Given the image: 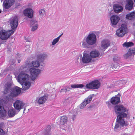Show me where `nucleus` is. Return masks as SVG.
Returning <instances> with one entry per match:
<instances>
[{
  "instance_id": "1",
  "label": "nucleus",
  "mask_w": 135,
  "mask_h": 135,
  "mask_svg": "<svg viewBox=\"0 0 135 135\" xmlns=\"http://www.w3.org/2000/svg\"><path fill=\"white\" fill-rule=\"evenodd\" d=\"M114 109L116 113L118 114L114 131L117 132L118 128L120 129L122 127L127 126L128 125L127 122L125 121L124 119L127 116L128 110L123 105H120L115 106Z\"/></svg>"
},
{
  "instance_id": "2",
  "label": "nucleus",
  "mask_w": 135,
  "mask_h": 135,
  "mask_svg": "<svg viewBox=\"0 0 135 135\" xmlns=\"http://www.w3.org/2000/svg\"><path fill=\"white\" fill-rule=\"evenodd\" d=\"M13 82L11 80L4 85L3 92L4 94H6L9 93L11 90H12V92L7 96V98L8 99H12L13 97L18 95L21 92V88L17 86H15L11 89V86Z\"/></svg>"
},
{
  "instance_id": "3",
  "label": "nucleus",
  "mask_w": 135,
  "mask_h": 135,
  "mask_svg": "<svg viewBox=\"0 0 135 135\" xmlns=\"http://www.w3.org/2000/svg\"><path fill=\"white\" fill-rule=\"evenodd\" d=\"M30 79L29 75L23 72L20 73L17 77V81L22 86V90H26L28 89L31 83L28 81Z\"/></svg>"
},
{
  "instance_id": "4",
  "label": "nucleus",
  "mask_w": 135,
  "mask_h": 135,
  "mask_svg": "<svg viewBox=\"0 0 135 135\" xmlns=\"http://www.w3.org/2000/svg\"><path fill=\"white\" fill-rule=\"evenodd\" d=\"M14 32L13 31H6L4 30H2L0 32V38L3 40H6Z\"/></svg>"
},
{
  "instance_id": "5",
  "label": "nucleus",
  "mask_w": 135,
  "mask_h": 135,
  "mask_svg": "<svg viewBox=\"0 0 135 135\" xmlns=\"http://www.w3.org/2000/svg\"><path fill=\"white\" fill-rule=\"evenodd\" d=\"M127 28L126 26L124 24L122 25L121 27L116 31V35L119 37H122L127 33Z\"/></svg>"
},
{
  "instance_id": "6",
  "label": "nucleus",
  "mask_w": 135,
  "mask_h": 135,
  "mask_svg": "<svg viewBox=\"0 0 135 135\" xmlns=\"http://www.w3.org/2000/svg\"><path fill=\"white\" fill-rule=\"evenodd\" d=\"M86 38L89 45H94L96 42L97 40L96 36L94 33L89 34Z\"/></svg>"
},
{
  "instance_id": "7",
  "label": "nucleus",
  "mask_w": 135,
  "mask_h": 135,
  "mask_svg": "<svg viewBox=\"0 0 135 135\" xmlns=\"http://www.w3.org/2000/svg\"><path fill=\"white\" fill-rule=\"evenodd\" d=\"M100 83L98 80H95L86 85V87L88 89H97L100 86Z\"/></svg>"
},
{
  "instance_id": "8",
  "label": "nucleus",
  "mask_w": 135,
  "mask_h": 135,
  "mask_svg": "<svg viewBox=\"0 0 135 135\" xmlns=\"http://www.w3.org/2000/svg\"><path fill=\"white\" fill-rule=\"evenodd\" d=\"M30 71L31 75V79L32 80H34L40 73L41 70L33 68H31L30 69Z\"/></svg>"
},
{
  "instance_id": "9",
  "label": "nucleus",
  "mask_w": 135,
  "mask_h": 135,
  "mask_svg": "<svg viewBox=\"0 0 135 135\" xmlns=\"http://www.w3.org/2000/svg\"><path fill=\"white\" fill-rule=\"evenodd\" d=\"M6 100L2 99L0 100V114L2 117H5L6 115V112L3 106V103H6Z\"/></svg>"
},
{
  "instance_id": "10",
  "label": "nucleus",
  "mask_w": 135,
  "mask_h": 135,
  "mask_svg": "<svg viewBox=\"0 0 135 135\" xmlns=\"http://www.w3.org/2000/svg\"><path fill=\"white\" fill-rule=\"evenodd\" d=\"M40 65L38 61H33L32 64H26L25 65H23L20 68V69H24L25 68H29L32 65L33 67L37 68L40 66Z\"/></svg>"
},
{
  "instance_id": "11",
  "label": "nucleus",
  "mask_w": 135,
  "mask_h": 135,
  "mask_svg": "<svg viewBox=\"0 0 135 135\" xmlns=\"http://www.w3.org/2000/svg\"><path fill=\"white\" fill-rule=\"evenodd\" d=\"M13 106L15 108L18 110V112L24 106L23 102L19 100H17L13 104Z\"/></svg>"
},
{
  "instance_id": "12",
  "label": "nucleus",
  "mask_w": 135,
  "mask_h": 135,
  "mask_svg": "<svg viewBox=\"0 0 135 135\" xmlns=\"http://www.w3.org/2000/svg\"><path fill=\"white\" fill-rule=\"evenodd\" d=\"M23 13L25 16L30 18H31L33 16V11L31 8H28L23 11Z\"/></svg>"
},
{
  "instance_id": "13",
  "label": "nucleus",
  "mask_w": 135,
  "mask_h": 135,
  "mask_svg": "<svg viewBox=\"0 0 135 135\" xmlns=\"http://www.w3.org/2000/svg\"><path fill=\"white\" fill-rule=\"evenodd\" d=\"M91 57L89 54L84 52L83 53L82 61L84 63H89L91 61Z\"/></svg>"
},
{
  "instance_id": "14",
  "label": "nucleus",
  "mask_w": 135,
  "mask_h": 135,
  "mask_svg": "<svg viewBox=\"0 0 135 135\" xmlns=\"http://www.w3.org/2000/svg\"><path fill=\"white\" fill-rule=\"evenodd\" d=\"M18 21L17 17V16L14 17L10 22L11 26L12 29L14 30L17 28L18 25Z\"/></svg>"
},
{
  "instance_id": "15",
  "label": "nucleus",
  "mask_w": 135,
  "mask_h": 135,
  "mask_svg": "<svg viewBox=\"0 0 135 135\" xmlns=\"http://www.w3.org/2000/svg\"><path fill=\"white\" fill-rule=\"evenodd\" d=\"M110 41L107 40H105L101 42V47L103 51H105L110 46Z\"/></svg>"
},
{
  "instance_id": "16",
  "label": "nucleus",
  "mask_w": 135,
  "mask_h": 135,
  "mask_svg": "<svg viewBox=\"0 0 135 135\" xmlns=\"http://www.w3.org/2000/svg\"><path fill=\"white\" fill-rule=\"evenodd\" d=\"M15 0H5L3 2L4 6L5 9H8L14 4Z\"/></svg>"
},
{
  "instance_id": "17",
  "label": "nucleus",
  "mask_w": 135,
  "mask_h": 135,
  "mask_svg": "<svg viewBox=\"0 0 135 135\" xmlns=\"http://www.w3.org/2000/svg\"><path fill=\"white\" fill-rule=\"evenodd\" d=\"M110 20L112 25H115L117 24L120 20V18L117 15H113L111 16Z\"/></svg>"
},
{
  "instance_id": "18",
  "label": "nucleus",
  "mask_w": 135,
  "mask_h": 135,
  "mask_svg": "<svg viewBox=\"0 0 135 135\" xmlns=\"http://www.w3.org/2000/svg\"><path fill=\"white\" fill-rule=\"evenodd\" d=\"M47 55L45 53L41 54L37 56V59L38 61L42 62L47 58Z\"/></svg>"
},
{
  "instance_id": "19",
  "label": "nucleus",
  "mask_w": 135,
  "mask_h": 135,
  "mask_svg": "<svg viewBox=\"0 0 135 135\" xmlns=\"http://www.w3.org/2000/svg\"><path fill=\"white\" fill-rule=\"evenodd\" d=\"M133 2L132 0H126L125 8L126 9L130 11L133 8Z\"/></svg>"
},
{
  "instance_id": "20",
  "label": "nucleus",
  "mask_w": 135,
  "mask_h": 135,
  "mask_svg": "<svg viewBox=\"0 0 135 135\" xmlns=\"http://www.w3.org/2000/svg\"><path fill=\"white\" fill-rule=\"evenodd\" d=\"M120 102V97L115 96L113 97L110 99L111 103L113 105L118 104Z\"/></svg>"
},
{
  "instance_id": "21",
  "label": "nucleus",
  "mask_w": 135,
  "mask_h": 135,
  "mask_svg": "<svg viewBox=\"0 0 135 135\" xmlns=\"http://www.w3.org/2000/svg\"><path fill=\"white\" fill-rule=\"evenodd\" d=\"M113 9L116 13H119L123 11V8L122 6L118 4H115L114 5Z\"/></svg>"
},
{
  "instance_id": "22",
  "label": "nucleus",
  "mask_w": 135,
  "mask_h": 135,
  "mask_svg": "<svg viewBox=\"0 0 135 135\" xmlns=\"http://www.w3.org/2000/svg\"><path fill=\"white\" fill-rule=\"evenodd\" d=\"M18 112L14 109H9L8 111V114L10 118L13 117L15 115L17 114Z\"/></svg>"
},
{
  "instance_id": "23",
  "label": "nucleus",
  "mask_w": 135,
  "mask_h": 135,
  "mask_svg": "<svg viewBox=\"0 0 135 135\" xmlns=\"http://www.w3.org/2000/svg\"><path fill=\"white\" fill-rule=\"evenodd\" d=\"M47 99V96L44 95L38 98V103L39 104H42L45 102Z\"/></svg>"
},
{
  "instance_id": "24",
  "label": "nucleus",
  "mask_w": 135,
  "mask_h": 135,
  "mask_svg": "<svg viewBox=\"0 0 135 135\" xmlns=\"http://www.w3.org/2000/svg\"><path fill=\"white\" fill-rule=\"evenodd\" d=\"M67 117L66 116L60 117V124L61 125H64L67 123L68 120Z\"/></svg>"
},
{
  "instance_id": "25",
  "label": "nucleus",
  "mask_w": 135,
  "mask_h": 135,
  "mask_svg": "<svg viewBox=\"0 0 135 135\" xmlns=\"http://www.w3.org/2000/svg\"><path fill=\"white\" fill-rule=\"evenodd\" d=\"M100 55L99 51L97 50H95L91 51L90 53V56L91 57L96 58L98 57Z\"/></svg>"
},
{
  "instance_id": "26",
  "label": "nucleus",
  "mask_w": 135,
  "mask_h": 135,
  "mask_svg": "<svg viewBox=\"0 0 135 135\" xmlns=\"http://www.w3.org/2000/svg\"><path fill=\"white\" fill-rule=\"evenodd\" d=\"M135 15V11L132 12L126 15V19L130 20H132L134 18Z\"/></svg>"
},
{
  "instance_id": "27",
  "label": "nucleus",
  "mask_w": 135,
  "mask_h": 135,
  "mask_svg": "<svg viewBox=\"0 0 135 135\" xmlns=\"http://www.w3.org/2000/svg\"><path fill=\"white\" fill-rule=\"evenodd\" d=\"M51 126L50 125L48 126L44 132V135H51Z\"/></svg>"
},
{
  "instance_id": "28",
  "label": "nucleus",
  "mask_w": 135,
  "mask_h": 135,
  "mask_svg": "<svg viewBox=\"0 0 135 135\" xmlns=\"http://www.w3.org/2000/svg\"><path fill=\"white\" fill-rule=\"evenodd\" d=\"M94 95V94L90 95L87 98H85L83 102H85V103L86 104V105L89 103L91 100L92 97Z\"/></svg>"
},
{
  "instance_id": "29",
  "label": "nucleus",
  "mask_w": 135,
  "mask_h": 135,
  "mask_svg": "<svg viewBox=\"0 0 135 135\" xmlns=\"http://www.w3.org/2000/svg\"><path fill=\"white\" fill-rule=\"evenodd\" d=\"M134 45V44L132 42H126L123 44V47H129L133 46Z\"/></svg>"
},
{
  "instance_id": "30",
  "label": "nucleus",
  "mask_w": 135,
  "mask_h": 135,
  "mask_svg": "<svg viewBox=\"0 0 135 135\" xmlns=\"http://www.w3.org/2000/svg\"><path fill=\"white\" fill-rule=\"evenodd\" d=\"M81 43L82 44L81 46L85 48L88 47V44L86 38L85 39H84L83 40L82 42H81L80 44H81Z\"/></svg>"
},
{
  "instance_id": "31",
  "label": "nucleus",
  "mask_w": 135,
  "mask_h": 135,
  "mask_svg": "<svg viewBox=\"0 0 135 135\" xmlns=\"http://www.w3.org/2000/svg\"><path fill=\"white\" fill-rule=\"evenodd\" d=\"M132 56V54L131 53V49H129L127 53L124 55V57L125 59H127L130 57Z\"/></svg>"
},
{
  "instance_id": "32",
  "label": "nucleus",
  "mask_w": 135,
  "mask_h": 135,
  "mask_svg": "<svg viewBox=\"0 0 135 135\" xmlns=\"http://www.w3.org/2000/svg\"><path fill=\"white\" fill-rule=\"evenodd\" d=\"M63 34L62 33L60 35H59L58 37L57 38L54 39L52 42V45H55L56 43H57V42L59 41L60 37Z\"/></svg>"
},
{
  "instance_id": "33",
  "label": "nucleus",
  "mask_w": 135,
  "mask_h": 135,
  "mask_svg": "<svg viewBox=\"0 0 135 135\" xmlns=\"http://www.w3.org/2000/svg\"><path fill=\"white\" fill-rule=\"evenodd\" d=\"M84 86L82 84H73L71 85V88H82Z\"/></svg>"
},
{
  "instance_id": "34",
  "label": "nucleus",
  "mask_w": 135,
  "mask_h": 135,
  "mask_svg": "<svg viewBox=\"0 0 135 135\" xmlns=\"http://www.w3.org/2000/svg\"><path fill=\"white\" fill-rule=\"evenodd\" d=\"M39 13L40 16L43 17L45 14V11L44 9H41L39 11Z\"/></svg>"
},
{
  "instance_id": "35",
  "label": "nucleus",
  "mask_w": 135,
  "mask_h": 135,
  "mask_svg": "<svg viewBox=\"0 0 135 135\" xmlns=\"http://www.w3.org/2000/svg\"><path fill=\"white\" fill-rule=\"evenodd\" d=\"M112 66L113 69V68L115 69H118L120 67L119 63H118L117 62H114L113 64V65H112Z\"/></svg>"
},
{
  "instance_id": "36",
  "label": "nucleus",
  "mask_w": 135,
  "mask_h": 135,
  "mask_svg": "<svg viewBox=\"0 0 135 135\" xmlns=\"http://www.w3.org/2000/svg\"><path fill=\"white\" fill-rule=\"evenodd\" d=\"M120 58L117 55H115L113 58V60L114 62H118L120 61Z\"/></svg>"
},
{
  "instance_id": "37",
  "label": "nucleus",
  "mask_w": 135,
  "mask_h": 135,
  "mask_svg": "<svg viewBox=\"0 0 135 135\" xmlns=\"http://www.w3.org/2000/svg\"><path fill=\"white\" fill-rule=\"evenodd\" d=\"M38 25L37 24H36L32 26L31 29V31H34L36 30L38 27Z\"/></svg>"
},
{
  "instance_id": "38",
  "label": "nucleus",
  "mask_w": 135,
  "mask_h": 135,
  "mask_svg": "<svg viewBox=\"0 0 135 135\" xmlns=\"http://www.w3.org/2000/svg\"><path fill=\"white\" fill-rule=\"evenodd\" d=\"M86 104L85 103V102H83L79 105V108L80 109L84 108L86 105Z\"/></svg>"
},
{
  "instance_id": "39",
  "label": "nucleus",
  "mask_w": 135,
  "mask_h": 135,
  "mask_svg": "<svg viewBox=\"0 0 135 135\" xmlns=\"http://www.w3.org/2000/svg\"><path fill=\"white\" fill-rule=\"evenodd\" d=\"M5 134V132L1 128V124H0V135H4Z\"/></svg>"
},
{
  "instance_id": "40",
  "label": "nucleus",
  "mask_w": 135,
  "mask_h": 135,
  "mask_svg": "<svg viewBox=\"0 0 135 135\" xmlns=\"http://www.w3.org/2000/svg\"><path fill=\"white\" fill-rule=\"evenodd\" d=\"M36 24H37V22L35 20L32 19L30 22V24L31 25H33Z\"/></svg>"
},
{
  "instance_id": "41",
  "label": "nucleus",
  "mask_w": 135,
  "mask_h": 135,
  "mask_svg": "<svg viewBox=\"0 0 135 135\" xmlns=\"http://www.w3.org/2000/svg\"><path fill=\"white\" fill-rule=\"evenodd\" d=\"M131 49V53L132 54V55L134 56L135 55V48Z\"/></svg>"
},
{
  "instance_id": "42",
  "label": "nucleus",
  "mask_w": 135,
  "mask_h": 135,
  "mask_svg": "<svg viewBox=\"0 0 135 135\" xmlns=\"http://www.w3.org/2000/svg\"><path fill=\"white\" fill-rule=\"evenodd\" d=\"M71 89V88L69 86H67L65 87V92H66V91H69V89Z\"/></svg>"
},
{
  "instance_id": "43",
  "label": "nucleus",
  "mask_w": 135,
  "mask_h": 135,
  "mask_svg": "<svg viewBox=\"0 0 135 135\" xmlns=\"http://www.w3.org/2000/svg\"><path fill=\"white\" fill-rule=\"evenodd\" d=\"M76 114H74L72 118V119L73 121L76 118Z\"/></svg>"
},
{
  "instance_id": "44",
  "label": "nucleus",
  "mask_w": 135,
  "mask_h": 135,
  "mask_svg": "<svg viewBox=\"0 0 135 135\" xmlns=\"http://www.w3.org/2000/svg\"><path fill=\"white\" fill-rule=\"evenodd\" d=\"M8 70L7 69H5L4 70L3 73L4 74H6V72H7Z\"/></svg>"
},
{
  "instance_id": "45",
  "label": "nucleus",
  "mask_w": 135,
  "mask_h": 135,
  "mask_svg": "<svg viewBox=\"0 0 135 135\" xmlns=\"http://www.w3.org/2000/svg\"><path fill=\"white\" fill-rule=\"evenodd\" d=\"M65 89H61L60 91V93L62 92L63 91H64L65 92Z\"/></svg>"
},
{
  "instance_id": "46",
  "label": "nucleus",
  "mask_w": 135,
  "mask_h": 135,
  "mask_svg": "<svg viewBox=\"0 0 135 135\" xmlns=\"http://www.w3.org/2000/svg\"><path fill=\"white\" fill-rule=\"evenodd\" d=\"M25 40H26V42H30V41L28 39H27L26 37L25 38Z\"/></svg>"
},
{
  "instance_id": "47",
  "label": "nucleus",
  "mask_w": 135,
  "mask_h": 135,
  "mask_svg": "<svg viewBox=\"0 0 135 135\" xmlns=\"http://www.w3.org/2000/svg\"><path fill=\"white\" fill-rule=\"evenodd\" d=\"M69 101V98H67V99H65V102H67V101Z\"/></svg>"
},
{
  "instance_id": "48",
  "label": "nucleus",
  "mask_w": 135,
  "mask_h": 135,
  "mask_svg": "<svg viewBox=\"0 0 135 135\" xmlns=\"http://www.w3.org/2000/svg\"><path fill=\"white\" fill-rule=\"evenodd\" d=\"M40 67H41V68H40V69H43L44 66H43V65H41L40 66Z\"/></svg>"
},
{
  "instance_id": "49",
  "label": "nucleus",
  "mask_w": 135,
  "mask_h": 135,
  "mask_svg": "<svg viewBox=\"0 0 135 135\" xmlns=\"http://www.w3.org/2000/svg\"><path fill=\"white\" fill-rule=\"evenodd\" d=\"M20 61H21V60H18V63H20Z\"/></svg>"
},
{
  "instance_id": "50",
  "label": "nucleus",
  "mask_w": 135,
  "mask_h": 135,
  "mask_svg": "<svg viewBox=\"0 0 135 135\" xmlns=\"http://www.w3.org/2000/svg\"><path fill=\"white\" fill-rule=\"evenodd\" d=\"M25 110V108H24L23 110V112H24Z\"/></svg>"
},
{
  "instance_id": "51",
  "label": "nucleus",
  "mask_w": 135,
  "mask_h": 135,
  "mask_svg": "<svg viewBox=\"0 0 135 135\" xmlns=\"http://www.w3.org/2000/svg\"><path fill=\"white\" fill-rule=\"evenodd\" d=\"M2 11L1 9H0V13Z\"/></svg>"
},
{
  "instance_id": "52",
  "label": "nucleus",
  "mask_w": 135,
  "mask_h": 135,
  "mask_svg": "<svg viewBox=\"0 0 135 135\" xmlns=\"http://www.w3.org/2000/svg\"><path fill=\"white\" fill-rule=\"evenodd\" d=\"M134 2L135 3V0H133Z\"/></svg>"
}]
</instances>
